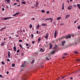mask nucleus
I'll list each match as a JSON object with an SVG mask.
<instances>
[{
	"label": "nucleus",
	"mask_w": 80,
	"mask_h": 80,
	"mask_svg": "<svg viewBox=\"0 0 80 80\" xmlns=\"http://www.w3.org/2000/svg\"><path fill=\"white\" fill-rule=\"evenodd\" d=\"M71 36L72 37H74V35L73 34H71Z\"/></svg>",
	"instance_id": "36"
},
{
	"label": "nucleus",
	"mask_w": 80,
	"mask_h": 80,
	"mask_svg": "<svg viewBox=\"0 0 80 80\" xmlns=\"http://www.w3.org/2000/svg\"><path fill=\"white\" fill-rule=\"evenodd\" d=\"M12 18L11 17H6L4 18V20H8L9 19H10V18Z\"/></svg>",
	"instance_id": "4"
},
{
	"label": "nucleus",
	"mask_w": 80,
	"mask_h": 80,
	"mask_svg": "<svg viewBox=\"0 0 80 80\" xmlns=\"http://www.w3.org/2000/svg\"><path fill=\"white\" fill-rule=\"evenodd\" d=\"M60 25H63L64 24L63 23H61L60 24Z\"/></svg>",
	"instance_id": "38"
},
{
	"label": "nucleus",
	"mask_w": 80,
	"mask_h": 80,
	"mask_svg": "<svg viewBox=\"0 0 80 80\" xmlns=\"http://www.w3.org/2000/svg\"><path fill=\"white\" fill-rule=\"evenodd\" d=\"M17 4H18L17 3H15L14 4V5H17Z\"/></svg>",
	"instance_id": "52"
},
{
	"label": "nucleus",
	"mask_w": 80,
	"mask_h": 80,
	"mask_svg": "<svg viewBox=\"0 0 80 80\" xmlns=\"http://www.w3.org/2000/svg\"><path fill=\"white\" fill-rule=\"evenodd\" d=\"M7 60L8 62H10V59H7Z\"/></svg>",
	"instance_id": "48"
},
{
	"label": "nucleus",
	"mask_w": 80,
	"mask_h": 80,
	"mask_svg": "<svg viewBox=\"0 0 80 80\" xmlns=\"http://www.w3.org/2000/svg\"><path fill=\"white\" fill-rule=\"evenodd\" d=\"M8 58H10V52L9 51H8Z\"/></svg>",
	"instance_id": "7"
},
{
	"label": "nucleus",
	"mask_w": 80,
	"mask_h": 80,
	"mask_svg": "<svg viewBox=\"0 0 80 80\" xmlns=\"http://www.w3.org/2000/svg\"><path fill=\"white\" fill-rule=\"evenodd\" d=\"M7 74H8L9 72H8V71H7Z\"/></svg>",
	"instance_id": "58"
},
{
	"label": "nucleus",
	"mask_w": 80,
	"mask_h": 80,
	"mask_svg": "<svg viewBox=\"0 0 80 80\" xmlns=\"http://www.w3.org/2000/svg\"><path fill=\"white\" fill-rule=\"evenodd\" d=\"M30 28H32V24H31L29 26Z\"/></svg>",
	"instance_id": "33"
},
{
	"label": "nucleus",
	"mask_w": 80,
	"mask_h": 80,
	"mask_svg": "<svg viewBox=\"0 0 80 80\" xmlns=\"http://www.w3.org/2000/svg\"><path fill=\"white\" fill-rule=\"evenodd\" d=\"M57 45H55V47H54L53 48L54 49H57Z\"/></svg>",
	"instance_id": "16"
},
{
	"label": "nucleus",
	"mask_w": 80,
	"mask_h": 80,
	"mask_svg": "<svg viewBox=\"0 0 80 80\" xmlns=\"http://www.w3.org/2000/svg\"><path fill=\"white\" fill-rule=\"evenodd\" d=\"M22 80H25V79H22Z\"/></svg>",
	"instance_id": "64"
},
{
	"label": "nucleus",
	"mask_w": 80,
	"mask_h": 80,
	"mask_svg": "<svg viewBox=\"0 0 80 80\" xmlns=\"http://www.w3.org/2000/svg\"><path fill=\"white\" fill-rule=\"evenodd\" d=\"M4 29H5V28H2L0 30V31H2V30H3Z\"/></svg>",
	"instance_id": "25"
},
{
	"label": "nucleus",
	"mask_w": 80,
	"mask_h": 80,
	"mask_svg": "<svg viewBox=\"0 0 80 80\" xmlns=\"http://www.w3.org/2000/svg\"><path fill=\"white\" fill-rule=\"evenodd\" d=\"M1 63H2V65H5V63H4V62L2 61Z\"/></svg>",
	"instance_id": "28"
},
{
	"label": "nucleus",
	"mask_w": 80,
	"mask_h": 80,
	"mask_svg": "<svg viewBox=\"0 0 80 80\" xmlns=\"http://www.w3.org/2000/svg\"><path fill=\"white\" fill-rule=\"evenodd\" d=\"M13 49L14 50H17V48H16V47H14Z\"/></svg>",
	"instance_id": "22"
},
{
	"label": "nucleus",
	"mask_w": 80,
	"mask_h": 80,
	"mask_svg": "<svg viewBox=\"0 0 80 80\" xmlns=\"http://www.w3.org/2000/svg\"><path fill=\"white\" fill-rule=\"evenodd\" d=\"M77 6L78 7V8H79V9H80V4H78L77 5Z\"/></svg>",
	"instance_id": "14"
},
{
	"label": "nucleus",
	"mask_w": 80,
	"mask_h": 80,
	"mask_svg": "<svg viewBox=\"0 0 80 80\" xmlns=\"http://www.w3.org/2000/svg\"><path fill=\"white\" fill-rule=\"evenodd\" d=\"M70 17V16L69 15H67L66 16V18H69Z\"/></svg>",
	"instance_id": "12"
},
{
	"label": "nucleus",
	"mask_w": 80,
	"mask_h": 80,
	"mask_svg": "<svg viewBox=\"0 0 80 80\" xmlns=\"http://www.w3.org/2000/svg\"><path fill=\"white\" fill-rule=\"evenodd\" d=\"M25 67V64H24L21 67H22V68H24Z\"/></svg>",
	"instance_id": "18"
},
{
	"label": "nucleus",
	"mask_w": 80,
	"mask_h": 80,
	"mask_svg": "<svg viewBox=\"0 0 80 80\" xmlns=\"http://www.w3.org/2000/svg\"><path fill=\"white\" fill-rule=\"evenodd\" d=\"M19 13H19V12H17L16 14L13 15V17H15V16H16V15H18V14H19Z\"/></svg>",
	"instance_id": "10"
},
{
	"label": "nucleus",
	"mask_w": 80,
	"mask_h": 80,
	"mask_svg": "<svg viewBox=\"0 0 80 80\" xmlns=\"http://www.w3.org/2000/svg\"><path fill=\"white\" fill-rule=\"evenodd\" d=\"M49 35V33H47L46 34V36L44 38L46 39L48 38V35Z\"/></svg>",
	"instance_id": "2"
},
{
	"label": "nucleus",
	"mask_w": 80,
	"mask_h": 80,
	"mask_svg": "<svg viewBox=\"0 0 80 80\" xmlns=\"http://www.w3.org/2000/svg\"><path fill=\"white\" fill-rule=\"evenodd\" d=\"M60 19H61V17H58L57 18V20H60Z\"/></svg>",
	"instance_id": "26"
},
{
	"label": "nucleus",
	"mask_w": 80,
	"mask_h": 80,
	"mask_svg": "<svg viewBox=\"0 0 80 80\" xmlns=\"http://www.w3.org/2000/svg\"><path fill=\"white\" fill-rule=\"evenodd\" d=\"M69 1H70V2H72V0H69Z\"/></svg>",
	"instance_id": "63"
},
{
	"label": "nucleus",
	"mask_w": 80,
	"mask_h": 80,
	"mask_svg": "<svg viewBox=\"0 0 80 80\" xmlns=\"http://www.w3.org/2000/svg\"><path fill=\"white\" fill-rule=\"evenodd\" d=\"M19 42H23V41H22V40H19Z\"/></svg>",
	"instance_id": "34"
},
{
	"label": "nucleus",
	"mask_w": 80,
	"mask_h": 80,
	"mask_svg": "<svg viewBox=\"0 0 80 80\" xmlns=\"http://www.w3.org/2000/svg\"><path fill=\"white\" fill-rule=\"evenodd\" d=\"M6 8H8V7L7 6H6Z\"/></svg>",
	"instance_id": "61"
},
{
	"label": "nucleus",
	"mask_w": 80,
	"mask_h": 80,
	"mask_svg": "<svg viewBox=\"0 0 80 80\" xmlns=\"http://www.w3.org/2000/svg\"><path fill=\"white\" fill-rule=\"evenodd\" d=\"M78 29H80V26H78Z\"/></svg>",
	"instance_id": "43"
},
{
	"label": "nucleus",
	"mask_w": 80,
	"mask_h": 80,
	"mask_svg": "<svg viewBox=\"0 0 80 80\" xmlns=\"http://www.w3.org/2000/svg\"><path fill=\"white\" fill-rule=\"evenodd\" d=\"M20 4H19L18 5V7H19V6H20Z\"/></svg>",
	"instance_id": "62"
},
{
	"label": "nucleus",
	"mask_w": 80,
	"mask_h": 80,
	"mask_svg": "<svg viewBox=\"0 0 80 80\" xmlns=\"http://www.w3.org/2000/svg\"><path fill=\"white\" fill-rule=\"evenodd\" d=\"M36 33H37V34H38V31H36Z\"/></svg>",
	"instance_id": "51"
},
{
	"label": "nucleus",
	"mask_w": 80,
	"mask_h": 80,
	"mask_svg": "<svg viewBox=\"0 0 80 80\" xmlns=\"http://www.w3.org/2000/svg\"><path fill=\"white\" fill-rule=\"evenodd\" d=\"M50 47H49V49H52V47H53V45L51 44H49Z\"/></svg>",
	"instance_id": "8"
},
{
	"label": "nucleus",
	"mask_w": 80,
	"mask_h": 80,
	"mask_svg": "<svg viewBox=\"0 0 80 80\" xmlns=\"http://www.w3.org/2000/svg\"><path fill=\"white\" fill-rule=\"evenodd\" d=\"M9 39H10H10H11V38H12V37H11V36H10V37H9Z\"/></svg>",
	"instance_id": "49"
},
{
	"label": "nucleus",
	"mask_w": 80,
	"mask_h": 80,
	"mask_svg": "<svg viewBox=\"0 0 80 80\" xmlns=\"http://www.w3.org/2000/svg\"><path fill=\"white\" fill-rule=\"evenodd\" d=\"M47 60H50V59H48V58H46Z\"/></svg>",
	"instance_id": "55"
},
{
	"label": "nucleus",
	"mask_w": 80,
	"mask_h": 80,
	"mask_svg": "<svg viewBox=\"0 0 80 80\" xmlns=\"http://www.w3.org/2000/svg\"><path fill=\"white\" fill-rule=\"evenodd\" d=\"M0 77L1 78H3V76H2V75L1 74H0Z\"/></svg>",
	"instance_id": "32"
},
{
	"label": "nucleus",
	"mask_w": 80,
	"mask_h": 80,
	"mask_svg": "<svg viewBox=\"0 0 80 80\" xmlns=\"http://www.w3.org/2000/svg\"><path fill=\"white\" fill-rule=\"evenodd\" d=\"M56 51H52L50 53L51 54H52V55H53V54H54V53H56Z\"/></svg>",
	"instance_id": "5"
},
{
	"label": "nucleus",
	"mask_w": 80,
	"mask_h": 80,
	"mask_svg": "<svg viewBox=\"0 0 80 80\" xmlns=\"http://www.w3.org/2000/svg\"><path fill=\"white\" fill-rule=\"evenodd\" d=\"M76 61H77L78 62H79L80 61V59H77Z\"/></svg>",
	"instance_id": "40"
},
{
	"label": "nucleus",
	"mask_w": 80,
	"mask_h": 80,
	"mask_svg": "<svg viewBox=\"0 0 80 80\" xmlns=\"http://www.w3.org/2000/svg\"><path fill=\"white\" fill-rule=\"evenodd\" d=\"M32 43H33V44H34V43H35V41H32Z\"/></svg>",
	"instance_id": "46"
},
{
	"label": "nucleus",
	"mask_w": 80,
	"mask_h": 80,
	"mask_svg": "<svg viewBox=\"0 0 80 80\" xmlns=\"http://www.w3.org/2000/svg\"><path fill=\"white\" fill-rule=\"evenodd\" d=\"M17 53H18V52H20V50H17Z\"/></svg>",
	"instance_id": "54"
},
{
	"label": "nucleus",
	"mask_w": 80,
	"mask_h": 80,
	"mask_svg": "<svg viewBox=\"0 0 80 80\" xmlns=\"http://www.w3.org/2000/svg\"><path fill=\"white\" fill-rule=\"evenodd\" d=\"M65 76H64V77H62V78H65Z\"/></svg>",
	"instance_id": "57"
},
{
	"label": "nucleus",
	"mask_w": 80,
	"mask_h": 80,
	"mask_svg": "<svg viewBox=\"0 0 80 80\" xmlns=\"http://www.w3.org/2000/svg\"><path fill=\"white\" fill-rule=\"evenodd\" d=\"M62 10H64V7H62Z\"/></svg>",
	"instance_id": "56"
},
{
	"label": "nucleus",
	"mask_w": 80,
	"mask_h": 80,
	"mask_svg": "<svg viewBox=\"0 0 80 80\" xmlns=\"http://www.w3.org/2000/svg\"><path fill=\"white\" fill-rule=\"evenodd\" d=\"M39 52L40 53H41V52H44V51L43 50H40L39 51Z\"/></svg>",
	"instance_id": "29"
},
{
	"label": "nucleus",
	"mask_w": 80,
	"mask_h": 80,
	"mask_svg": "<svg viewBox=\"0 0 80 80\" xmlns=\"http://www.w3.org/2000/svg\"><path fill=\"white\" fill-rule=\"evenodd\" d=\"M67 2H68V3H69V0H67Z\"/></svg>",
	"instance_id": "59"
},
{
	"label": "nucleus",
	"mask_w": 80,
	"mask_h": 80,
	"mask_svg": "<svg viewBox=\"0 0 80 80\" xmlns=\"http://www.w3.org/2000/svg\"><path fill=\"white\" fill-rule=\"evenodd\" d=\"M41 41V38L39 37L38 38V42H40Z\"/></svg>",
	"instance_id": "15"
},
{
	"label": "nucleus",
	"mask_w": 80,
	"mask_h": 80,
	"mask_svg": "<svg viewBox=\"0 0 80 80\" xmlns=\"http://www.w3.org/2000/svg\"><path fill=\"white\" fill-rule=\"evenodd\" d=\"M46 20H51L50 21L51 22H53V19L52 18H48V19H46Z\"/></svg>",
	"instance_id": "6"
},
{
	"label": "nucleus",
	"mask_w": 80,
	"mask_h": 80,
	"mask_svg": "<svg viewBox=\"0 0 80 80\" xmlns=\"http://www.w3.org/2000/svg\"><path fill=\"white\" fill-rule=\"evenodd\" d=\"M19 46L20 47H21V48H23V47H22V44H20Z\"/></svg>",
	"instance_id": "35"
},
{
	"label": "nucleus",
	"mask_w": 80,
	"mask_h": 80,
	"mask_svg": "<svg viewBox=\"0 0 80 80\" xmlns=\"http://www.w3.org/2000/svg\"><path fill=\"white\" fill-rule=\"evenodd\" d=\"M35 62V59H33L32 62L31 63V64L32 63H33Z\"/></svg>",
	"instance_id": "21"
},
{
	"label": "nucleus",
	"mask_w": 80,
	"mask_h": 80,
	"mask_svg": "<svg viewBox=\"0 0 80 80\" xmlns=\"http://www.w3.org/2000/svg\"><path fill=\"white\" fill-rule=\"evenodd\" d=\"M72 6H70V7H69L68 8V10H70L71 9H72Z\"/></svg>",
	"instance_id": "13"
},
{
	"label": "nucleus",
	"mask_w": 80,
	"mask_h": 80,
	"mask_svg": "<svg viewBox=\"0 0 80 80\" xmlns=\"http://www.w3.org/2000/svg\"><path fill=\"white\" fill-rule=\"evenodd\" d=\"M37 27L38 28H39V27H40V25H38Z\"/></svg>",
	"instance_id": "41"
},
{
	"label": "nucleus",
	"mask_w": 80,
	"mask_h": 80,
	"mask_svg": "<svg viewBox=\"0 0 80 80\" xmlns=\"http://www.w3.org/2000/svg\"><path fill=\"white\" fill-rule=\"evenodd\" d=\"M5 45V42H2V43L1 44V46H4V45Z\"/></svg>",
	"instance_id": "11"
},
{
	"label": "nucleus",
	"mask_w": 80,
	"mask_h": 80,
	"mask_svg": "<svg viewBox=\"0 0 80 80\" xmlns=\"http://www.w3.org/2000/svg\"><path fill=\"white\" fill-rule=\"evenodd\" d=\"M57 31L56 30L55 31V32H54V38H56V37H57Z\"/></svg>",
	"instance_id": "3"
},
{
	"label": "nucleus",
	"mask_w": 80,
	"mask_h": 80,
	"mask_svg": "<svg viewBox=\"0 0 80 80\" xmlns=\"http://www.w3.org/2000/svg\"><path fill=\"white\" fill-rule=\"evenodd\" d=\"M42 26H46L47 25V24L45 23H42Z\"/></svg>",
	"instance_id": "20"
},
{
	"label": "nucleus",
	"mask_w": 80,
	"mask_h": 80,
	"mask_svg": "<svg viewBox=\"0 0 80 80\" xmlns=\"http://www.w3.org/2000/svg\"><path fill=\"white\" fill-rule=\"evenodd\" d=\"M46 13H47V14H48V13H50V12H49V11H47Z\"/></svg>",
	"instance_id": "39"
},
{
	"label": "nucleus",
	"mask_w": 80,
	"mask_h": 80,
	"mask_svg": "<svg viewBox=\"0 0 80 80\" xmlns=\"http://www.w3.org/2000/svg\"><path fill=\"white\" fill-rule=\"evenodd\" d=\"M65 38H66V39L70 38H71V35L70 34L68 35L67 36L65 37Z\"/></svg>",
	"instance_id": "1"
},
{
	"label": "nucleus",
	"mask_w": 80,
	"mask_h": 80,
	"mask_svg": "<svg viewBox=\"0 0 80 80\" xmlns=\"http://www.w3.org/2000/svg\"><path fill=\"white\" fill-rule=\"evenodd\" d=\"M36 5H38V3L37 2H36Z\"/></svg>",
	"instance_id": "44"
},
{
	"label": "nucleus",
	"mask_w": 80,
	"mask_h": 80,
	"mask_svg": "<svg viewBox=\"0 0 80 80\" xmlns=\"http://www.w3.org/2000/svg\"><path fill=\"white\" fill-rule=\"evenodd\" d=\"M45 11L44 10H42L41 11V12H42V13H45Z\"/></svg>",
	"instance_id": "27"
},
{
	"label": "nucleus",
	"mask_w": 80,
	"mask_h": 80,
	"mask_svg": "<svg viewBox=\"0 0 80 80\" xmlns=\"http://www.w3.org/2000/svg\"><path fill=\"white\" fill-rule=\"evenodd\" d=\"M65 43H66V42H65V40H64L62 42V46H63Z\"/></svg>",
	"instance_id": "9"
},
{
	"label": "nucleus",
	"mask_w": 80,
	"mask_h": 80,
	"mask_svg": "<svg viewBox=\"0 0 80 80\" xmlns=\"http://www.w3.org/2000/svg\"><path fill=\"white\" fill-rule=\"evenodd\" d=\"M2 11H4L5 10V8H3L2 9Z\"/></svg>",
	"instance_id": "42"
},
{
	"label": "nucleus",
	"mask_w": 80,
	"mask_h": 80,
	"mask_svg": "<svg viewBox=\"0 0 80 80\" xmlns=\"http://www.w3.org/2000/svg\"><path fill=\"white\" fill-rule=\"evenodd\" d=\"M64 55H68V54L67 53H64Z\"/></svg>",
	"instance_id": "45"
},
{
	"label": "nucleus",
	"mask_w": 80,
	"mask_h": 80,
	"mask_svg": "<svg viewBox=\"0 0 80 80\" xmlns=\"http://www.w3.org/2000/svg\"><path fill=\"white\" fill-rule=\"evenodd\" d=\"M21 3L22 4H25L26 3V2H25V1H23L21 2Z\"/></svg>",
	"instance_id": "17"
},
{
	"label": "nucleus",
	"mask_w": 80,
	"mask_h": 80,
	"mask_svg": "<svg viewBox=\"0 0 80 80\" xmlns=\"http://www.w3.org/2000/svg\"><path fill=\"white\" fill-rule=\"evenodd\" d=\"M16 1L18 2H20V1H19V0H16Z\"/></svg>",
	"instance_id": "50"
},
{
	"label": "nucleus",
	"mask_w": 80,
	"mask_h": 80,
	"mask_svg": "<svg viewBox=\"0 0 80 80\" xmlns=\"http://www.w3.org/2000/svg\"><path fill=\"white\" fill-rule=\"evenodd\" d=\"M74 53H75V54H77L78 53V52L76 51H74Z\"/></svg>",
	"instance_id": "24"
},
{
	"label": "nucleus",
	"mask_w": 80,
	"mask_h": 80,
	"mask_svg": "<svg viewBox=\"0 0 80 80\" xmlns=\"http://www.w3.org/2000/svg\"><path fill=\"white\" fill-rule=\"evenodd\" d=\"M80 69H79V70H77L76 71V72H75V73H77V72H80Z\"/></svg>",
	"instance_id": "37"
},
{
	"label": "nucleus",
	"mask_w": 80,
	"mask_h": 80,
	"mask_svg": "<svg viewBox=\"0 0 80 80\" xmlns=\"http://www.w3.org/2000/svg\"><path fill=\"white\" fill-rule=\"evenodd\" d=\"M29 45V44H28V43H26V46H28Z\"/></svg>",
	"instance_id": "47"
},
{
	"label": "nucleus",
	"mask_w": 80,
	"mask_h": 80,
	"mask_svg": "<svg viewBox=\"0 0 80 80\" xmlns=\"http://www.w3.org/2000/svg\"><path fill=\"white\" fill-rule=\"evenodd\" d=\"M15 64L14 63H12V67H15Z\"/></svg>",
	"instance_id": "23"
},
{
	"label": "nucleus",
	"mask_w": 80,
	"mask_h": 80,
	"mask_svg": "<svg viewBox=\"0 0 80 80\" xmlns=\"http://www.w3.org/2000/svg\"><path fill=\"white\" fill-rule=\"evenodd\" d=\"M73 6L75 8H76V7H77V5H76L75 4L73 5Z\"/></svg>",
	"instance_id": "30"
},
{
	"label": "nucleus",
	"mask_w": 80,
	"mask_h": 80,
	"mask_svg": "<svg viewBox=\"0 0 80 80\" xmlns=\"http://www.w3.org/2000/svg\"><path fill=\"white\" fill-rule=\"evenodd\" d=\"M4 1H6L7 3H9L10 2V0H4Z\"/></svg>",
	"instance_id": "19"
},
{
	"label": "nucleus",
	"mask_w": 80,
	"mask_h": 80,
	"mask_svg": "<svg viewBox=\"0 0 80 80\" xmlns=\"http://www.w3.org/2000/svg\"><path fill=\"white\" fill-rule=\"evenodd\" d=\"M70 79L71 80H72V79H73V78L72 77H71V78H70Z\"/></svg>",
	"instance_id": "60"
},
{
	"label": "nucleus",
	"mask_w": 80,
	"mask_h": 80,
	"mask_svg": "<svg viewBox=\"0 0 80 80\" xmlns=\"http://www.w3.org/2000/svg\"><path fill=\"white\" fill-rule=\"evenodd\" d=\"M62 7H64V4L63 3H62Z\"/></svg>",
	"instance_id": "53"
},
{
	"label": "nucleus",
	"mask_w": 80,
	"mask_h": 80,
	"mask_svg": "<svg viewBox=\"0 0 80 80\" xmlns=\"http://www.w3.org/2000/svg\"><path fill=\"white\" fill-rule=\"evenodd\" d=\"M33 37V34H31V38H32Z\"/></svg>",
	"instance_id": "31"
}]
</instances>
